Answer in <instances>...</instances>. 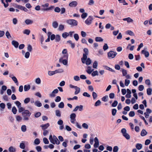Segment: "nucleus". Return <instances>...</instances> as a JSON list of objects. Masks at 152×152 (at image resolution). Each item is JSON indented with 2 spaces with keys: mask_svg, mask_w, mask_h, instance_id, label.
Returning <instances> with one entry per match:
<instances>
[{
  "mask_svg": "<svg viewBox=\"0 0 152 152\" xmlns=\"http://www.w3.org/2000/svg\"><path fill=\"white\" fill-rule=\"evenodd\" d=\"M49 139L50 142L54 144H56L57 145H59L60 143L59 141L55 135H53L52 137L51 135H50Z\"/></svg>",
  "mask_w": 152,
  "mask_h": 152,
  "instance_id": "f257e3e1",
  "label": "nucleus"
},
{
  "mask_svg": "<svg viewBox=\"0 0 152 152\" xmlns=\"http://www.w3.org/2000/svg\"><path fill=\"white\" fill-rule=\"evenodd\" d=\"M31 113L28 110H25L22 113V115L23 118L24 120L27 121L31 115Z\"/></svg>",
  "mask_w": 152,
  "mask_h": 152,
  "instance_id": "f03ea898",
  "label": "nucleus"
},
{
  "mask_svg": "<svg viewBox=\"0 0 152 152\" xmlns=\"http://www.w3.org/2000/svg\"><path fill=\"white\" fill-rule=\"evenodd\" d=\"M49 5V4L48 3H46L42 5V8H41V10L43 11H47L51 10L54 7L53 6H51L50 7H48Z\"/></svg>",
  "mask_w": 152,
  "mask_h": 152,
  "instance_id": "7ed1b4c3",
  "label": "nucleus"
},
{
  "mask_svg": "<svg viewBox=\"0 0 152 152\" xmlns=\"http://www.w3.org/2000/svg\"><path fill=\"white\" fill-rule=\"evenodd\" d=\"M83 51L85 53L83 54V57L81 58V60L82 63L84 64L87 58V55L88 54V49L86 48L84 49Z\"/></svg>",
  "mask_w": 152,
  "mask_h": 152,
  "instance_id": "20e7f679",
  "label": "nucleus"
},
{
  "mask_svg": "<svg viewBox=\"0 0 152 152\" xmlns=\"http://www.w3.org/2000/svg\"><path fill=\"white\" fill-rule=\"evenodd\" d=\"M121 132L123 135L127 140H129L130 138V136L129 134L126 132V130L125 128H123L121 130Z\"/></svg>",
  "mask_w": 152,
  "mask_h": 152,
  "instance_id": "39448f33",
  "label": "nucleus"
},
{
  "mask_svg": "<svg viewBox=\"0 0 152 152\" xmlns=\"http://www.w3.org/2000/svg\"><path fill=\"white\" fill-rule=\"evenodd\" d=\"M68 57L65 58L64 57L61 56L59 59V62L62 63L64 65H67L68 63Z\"/></svg>",
  "mask_w": 152,
  "mask_h": 152,
  "instance_id": "423d86ee",
  "label": "nucleus"
},
{
  "mask_svg": "<svg viewBox=\"0 0 152 152\" xmlns=\"http://www.w3.org/2000/svg\"><path fill=\"white\" fill-rule=\"evenodd\" d=\"M117 53L114 51H110L107 53V57L109 59L114 58L116 56Z\"/></svg>",
  "mask_w": 152,
  "mask_h": 152,
  "instance_id": "0eeeda50",
  "label": "nucleus"
},
{
  "mask_svg": "<svg viewBox=\"0 0 152 152\" xmlns=\"http://www.w3.org/2000/svg\"><path fill=\"white\" fill-rule=\"evenodd\" d=\"M66 23L68 24L73 26H76L77 25L78 23L77 21L74 19L68 20L66 21Z\"/></svg>",
  "mask_w": 152,
  "mask_h": 152,
  "instance_id": "6e6552de",
  "label": "nucleus"
},
{
  "mask_svg": "<svg viewBox=\"0 0 152 152\" xmlns=\"http://www.w3.org/2000/svg\"><path fill=\"white\" fill-rule=\"evenodd\" d=\"M76 115L75 113H72L70 115L71 122L73 124H75V121H76Z\"/></svg>",
  "mask_w": 152,
  "mask_h": 152,
  "instance_id": "1a4fd4ad",
  "label": "nucleus"
},
{
  "mask_svg": "<svg viewBox=\"0 0 152 152\" xmlns=\"http://www.w3.org/2000/svg\"><path fill=\"white\" fill-rule=\"evenodd\" d=\"M93 20V17L91 16H90L85 21V23L87 25H89L91 24Z\"/></svg>",
  "mask_w": 152,
  "mask_h": 152,
  "instance_id": "9d476101",
  "label": "nucleus"
},
{
  "mask_svg": "<svg viewBox=\"0 0 152 152\" xmlns=\"http://www.w3.org/2000/svg\"><path fill=\"white\" fill-rule=\"evenodd\" d=\"M28 142L25 141H22L20 145V148L22 149H24L25 148V144L28 145Z\"/></svg>",
  "mask_w": 152,
  "mask_h": 152,
  "instance_id": "9b49d317",
  "label": "nucleus"
},
{
  "mask_svg": "<svg viewBox=\"0 0 152 152\" xmlns=\"http://www.w3.org/2000/svg\"><path fill=\"white\" fill-rule=\"evenodd\" d=\"M80 111H82L83 110V106L82 105L79 106H76L75 109L73 110V111L75 112L77 111L78 110Z\"/></svg>",
  "mask_w": 152,
  "mask_h": 152,
  "instance_id": "f8f14e48",
  "label": "nucleus"
},
{
  "mask_svg": "<svg viewBox=\"0 0 152 152\" xmlns=\"http://www.w3.org/2000/svg\"><path fill=\"white\" fill-rule=\"evenodd\" d=\"M63 122L61 120H59L57 122V124L58 125H60L59 126V129L60 130H63L64 128V126L63 125Z\"/></svg>",
  "mask_w": 152,
  "mask_h": 152,
  "instance_id": "ddd939ff",
  "label": "nucleus"
},
{
  "mask_svg": "<svg viewBox=\"0 0 152 152\" xmlns=\"http://www.w3.org/2000/svg\"><path fill=\"white\" fill-rule=\"evenodd\" d=\"M58 89H54L52 92L49 94V96L51 97H53L55 96L56 94L58 93Z\"/></svg>",
  "mask_w": 152,
  "mask_h": 152,
  "instance_id": "4468645a",
  "label": "nucleus"
},
{
  "mask_svg": "<svg viewBox=\"0 0 152 152\" xmlns=\"http://www.w3.org/2000/svg\"><path fill=\"white\" fill-rule=\"evenodd\" d=\"M62 54L61 56L64 57L65 58H66L68 57V54L67 53V50L66 49H64L62 51Z\"/></svg>",
  "mask_w": 152,
  "mask_h": 152,
  "instance_id": "2eb2a0df",
  "label": "nucleus"
},
{
  "mask_svg": "<svg viewBox=\"0 0 152 152\" xmlns=\"http://www.w3.org/2000/svg\"><path fill=\"white\" fill-rule=\"evenodd\" d=\"M95 143L94 145V147L95 148H97L99 145V140L97 137H95L94 139Z\"/></svg>",
  "mask_w": 152,
  "mask_h": 152,
  "instance_id": "dca6fc26",
  "label": "nucleus"
},
{
  "mask_svg": "<svg viewBox=\"0 0 152 152\" xmlns=\"http://www.w3.org/2000/svg\"><path fill=\"white\" fill-rule=\"evenodd\" d=\"M50 126V124L49 123H47L46 124H43L40 125V126L42 127L43 130H45Z\"/></svg>",
  "mask_w": 152,
  "mask_h": 152,
  "instance_id": "f3484780",
  "label": "nucleus"
},
{
  "mask_svg": "<svg viewBox=\"0 0 152 152\" xmlns=\"http://www.w3.org/2000/svg\"><path fill=\"white\" fill-rule=\"evenodd\" d=\"M8 151L9 152H16V148L13 146H11L8 148Z\"/></svg>",
  "mask_w": 152,
  "mask_h": 152,
  "instance_id": "a211bd4d",
  "label": "nucleus"
},
{
  "mask_svg": "<svg viewBox=\"0 0 152 152\" xmlns=\"http://www.w3.org/2000/svg\"><path fill=\"white\" fill-rule=\"evenodd\" d=\"M77 4V2L75 1H72L69 4V5L71 7H75Z\"/></svg>",
  "mask_w": 152,
  "mask_h": 152,
  "instance_id": "6ab92c4d",
  "label": "nucleus"
},
{
  "mask_svg": "<svg viewBox=\"0 0 152 152\" xmlns=\"http://www.w3.org/2000/svg\"><path fill=\"white\" fill-rule=\"evenodd\" d=\"M141 53L142 54H143L145 55V57L146 58L148 57L149 55L148 52L144 50H142Z\"/></svg>",
  "mask_w": 152,
  "mask_h": 152,
  "instance_id": "aec40b11",
  "label": "nucleus"
},
{
  "mask_svg": "<svg viewBox=\"0 0 152 152\" xmlns=\"http://www.w3.org/2000/svg\"><path fill=\"white\" fill-rule=\"evenodd\" d=\"M93 70L94 69H92L91 67L90 66H88L87 68L86 72L88 74H90Z\"/></svg>",
  "mask_w": 152,
  "mask_h": 152,
  "instance_id": "412c9836",
  "label": "nucleus"
},
{
  "mask_svg": "<svg viewBox=\"0 0 152 152\" xmlns=\"http://www.w3.org/2000/svg\"><path fill=\"white\" fill-rule=\"evenodd\" d=\"M12 44L15 48H17L19 45L18 42L15 40H13L12 41Z\"/></svg>",
  "mask_w": 152,
  "mask_h": 152,
  "instance_id": "4be33fe9",
  "label": "nucleus"
},
{
  "mask_svg": "<svg viewBox=\"0 0 152 152\" xmlns=\"http://www.w3.org/2000/svg\"><path fill=\"white\" fill-rule=\"evenodd\" d=\"M123 20L124 21H127L128 23L133 22V20L130 17L123 18Z\"/></svg>",
  "mask_w": 152,
  "mask_h": 152,
  "instance_id": "5701e85b",
  "label": "nucleus"
},
{
  "mask_svg": "<svg viewBox=\"0 0 152 152\" xmlns=\"http://www.w3.org/2000/svg\"><path fill=\"white\" fill-rule=\"evenodd\" d=\"M31 87V86L29 85H25L24 86V91H26L29 90Z\"/></svg>",
  "mask_w": 152,
  "mask_h": 152,
  "instance_id": "b1692460",
  "label": "nucleus"
},
{
  "mask_svg": "<svg viewBox=\"0 0 152 152\" xmlns=\"http://www.w3.org/2000/svg\"><path fill=\"white\" fill-rule=\"evenodd\" d=\"M33 20L27 19L25 21V23L27 25L31 24L33 23Z\"/></svg>",
  "mask_w": 152,
  "mask_h": 152,
  "instance_id": "393cba45",
  "label": "nucleus"
},
{
  "mask_svg": "<svg viewBox=\"0 0 152 152\" xmlns=\"http://www.w3.org/2000/svg\"><path fill=\"white\" fill-rule=\"evenodd\" d=\"M147 132L145 129H142L140 135L142 136H144L146 135Z\"/></svg>",
  "mask_w": 152,
  "mask_h": 152,
  "instance_id": "a878e982",
  "label": "nucleus"
},
{
  "mask_svg": "<svg viewBox=\"0 0 152 152\" xmlns=\"http://www.w3.org/2000/svg\"><path fill=\"white\" fill-rule=\"evenodd\" d=\"M136 147L137 149L140 150L142 148V145L141 144L137 143L136 145Z\"/></svg>",
  "mask_w": 152,
  "mask_h": 152,
  "instance_id": "bb28decb",
  "label": "nucleus"
},
{
  "mask_svg": "<svg viewBox=\"0 0 152 152\" xmlns=\"http://www.w3.org/2000/svg\"><path fill=\"white\" fill-rule=\"evenodd\" d=\"M75 95H77L80 92V88L77 86L76 87H75Z\"/></svg>",
  "mask_w": 152,
  "mask_h": 152,
  "instance_id": "cd10ccee",
  "label": "nucleus"
},
{
  "mask_svg": "<svg viewBox=\"0 0 152 152\" xmlns=\"http://www.w3.org/2000/svg\"><path fill=\"white\" fill-rule=\"evenodd\" d=\"M35 105L37 107H40L42 106V103L39 101H37L34 102Z\"/></svg>",
  "mask_w": 152,
  "mask_h": 152,
  "instance_id": "c85d7f7f",
  "label": "nucleus"
},
{
  "mask_svg": "<svg viewBox=\"0 0 152 152\" xmlns=\"http://www.w3.org/2000/svg\"><path fill=\"white\" fill-rule=\"evenodd\" d=\"M131 45L130 44H129L127 46V49H129V50L131 51H132L133 50L134 48V45H132L131 46Z\"/></svg>",
  "mask_w": 152,
  "mask_h": 152,
  "instance_id": "c756f323",
  "label": "nucleus"
},
{
  "mask_svg": "<svg viewBox=\"0 0 152 152\" xmlns=\"http://www.w3.org/2000/svg\"><path fill=\"white\" fill-rule=\"evenodd\" d=\"M58 26V23L57 22L55 21L52 23V26L54 28H56Z\"/></svg>",
  "mask_w": 152,
  "mask_h": 152,
  "instance_id": "7c9ffc66",
  "label": "nucleus"
},
{
  "mask_svg": "<svg viewBox=\"0 0 152 152\" xmlns=\"http://www.w3.org/2000/svg\"><path fill=\"white\" fill-rule=\"evenodd\" d=\"M12 79L13 81L16 84V85L17 86L18 85V80L16 78V77L15 76L14 77H13L12 78Z\"/></svg>",
  "mask_w": 152,
  "mask_h": 152,
  "instance_id": "2f4dec72",
  "label": "nucleus"
},
{
  "mask_svg": "<svg viewBox=\"0 0 152 152\" xmlns=\"http://www.w3.org/2000/svg\"><path fill=\"white\" fill-rule=\"evenodd\" d=\"M152 89L150 88H148L147 89V93L148 95H150L151 94Z\"/></svg>",
  "mask_w": 152,
  "mask_h": 152,
  "instance_id": "473e14b6",
  "label": "nucleus"
},
{
  "mask_svg": "<svg viewBox=\"0 0 152 152\" xmlns=\"http://www.w3.org/2000/svg\"><path fill=\"white\" fill-rule=\"evenodd\" d=\"M56 115V116L58 117L61 116V113L60 111L59 110H56L55 111Z\"/></svg>",
  "mask_w": 152,
  "mask_h": 152,
  "instance_id": "72a5a7b5",
  "label": "nucleus"
},
{
  "mask_svg": "<svg viewBox=\"0 0 152 152\" xmlns=\"http://www.w3.org/2000/svg\"><path fill=\"white\" fill-rule=\"evenodd\" d=\"M95 41L96 42H102L103 41V39L101 37H96L95 39Z\"/></svg>",
  "mask_w": 152,
  "mask_h": 152,
  "instance_id": "f704fd0d",
  "label": "nucleus"
},
{
  "mask_svg": "<svg viewBox=\"0 0 152 152\" xmlns=\"http://www.w3.org/2000/svg\"><path fill=\"white\" fill-rule=\"evenodd\" d=\"M35 83L37 84H39L41 83V80L39 77H37L35 79Z\"/></svg>",
  "mask_w": 152,
  "mask_h": 152,
  "instance_id": "c9c22d12",
  "label": "nucleus"
},
{
  "mask_svg": "<svg viewBox=\"0 0 152 152\" xmlns=\"http://www.w3.org/2000/svg\"><path fill=\"white\" fill-rule=\"evenodd\" d=\"M68 142V140H66L65 141L62 143V145L65 148H66L67 146V143Z\"/></svg>",
  "mask_w": 152,
  "mask_h": 152,
  "instance_id": "e433bc0d",
  "label": "nucleus"
},
{
  "mask_svg": "<svg viewBox=\"0 0 152 152\" xmlns=\"http://www.w3.org/2000/svg\"><path fill=\"white\" fill-rule=\"evenodd\" d=\"M69 36V34L66 32H65L62 34V37L64 38H66Z\"/></svg>",
  "mask_w": 152,
  "mask_h": 152,
  "instance_id": "4c0bfd02",
  "label": "nucleus"
},
{
  "mask_svg": "<svg viewBox=\"0 0 152 152\" xmlns=\"http://www.w3.org/2000/svg\"><path fill=\"white\" fill-rule=\"evenodd\" d=\"M16 120L18 122H20V121H21L22 119V118L19 115L16 116Z\"/></svg>",
  "mask_w": 152,
  "mask_h": 152,
  "instance_id": "58836bf2",
  "label": "nucleus"
},
{
  "mask_svg": "<svg viewBox=\"0 0 152 152\" xmlns=\"http://www.w3.org/2000/svg\"><path fill=\"white\" fill-rule=\"evenodd\" d=\"M67 42L69 44L71 45V46L72 48H74L75 47V44L74 43H72V42L71 40H69L67 41Z\"/></svg>",
  "mask_w": 152,
  "mask_h": 152,
  "instance_id": "ea45409f",
  "label": "nucleus"
},
{
  "mask_svg": "<svg viewBox=\"0 0 152 152\" xmlns=\"http://www.w3.org/2000/svg\"><path fill=\"white\" fill-rule=\"evenodd\" d=\"M34 142L35 144L37 145L40 143V141L38 138H36L34 140Z\"/></svg>",
  "mask_w": 152,
  "mask_h": 152,
  "instance_id": "a19ab883",
  "label": "nucleus"
},
{
  "mask_svg": "<svg viewBox=\"0 0 152 152\" xmlns=\"http://www.w3.org/2000/svg\"><path fill=\"white\" fill-rule=\"evenodd\" d=\"M61 38L60 35H56L55 37V40L56 42H58L60 40Z\"/></svg>",
  "mask_w": 152,
  "mask_h": 152,
  "instance_id": "79ce46f5",
  "label": "nucleus"
},
{
  "mask_svg": "<svg viewBox=\"0 0 152 152\" xmlns=\"http://www.w3.org/2000/svg\"><path fill=\"white\" fill-rule=\"evenodd\" d=\"M98 65V63L96 61H95L93 64V67L94 68L96 69Z\"/></svg>",
  "mask_w": 152,
  "mask_h": 152,
  "instance_id": "37998d69",
  "label": "nucleus"
},
{
  "mask_svg": "<svg viewBox=\"0 0 152 152\" xmlns=\"http://www.w3.org/2000/svg\"><path fill=\"white\" fill-rule=\"evenodd\" d=\"M86 61H85V63H86V65H89L91 63V61L90 58H88L87 59H86Z\"/></svg>",
  "mask_w": 152,
  "mask_h": 152,
  "instance_id": "c03bdc74",
  "label": "nucleus"
},
{
  "mask_svg": "<svg viewBox=\"0 0 152 152\" xmlns=\"http://www.w3.org/2000/svg\"><path fill=\"white\" fill-rule=\"evenodd\" d=\"M21 129L22 132H25L26 130V126L25 125H23L21 127Z\"/></svg>",
  "mask_w": 152,
  "mask_h": 152,
  "instance_id": "a18cd8bd",
  "label": "nucleus"
},
{
  "mask_svg": "<svg viewBox=\"0 0 152 152\" xmlns=\"http://www.w3.org/2000/svg\"><path fill=\"white\" fill-rule=\"evenodd\" d=\"M122 72L123 76H124L127 75V71L126 70L122 69Z\"/></svg>",
  "mask_w": 152,
  "mask_h": 152,
  "instance_id": "49530a36",
  "label": "nucleus"
},
{
  "mask_svg": "<svg viewBox=\"0 0 152 152\" xmlns=\"http://www.w3.org/2000/svg\"><path fill=\"white\" fill-rule=\"evenodd\" d=\"M130 83V81L127 79L125 80V85L126 86H128Z\"/></svg>",
  "mask_w": 152,
  "mask_h": 152,
  "instance_id": "de8ad7c7",
  "label": "nucleus"
},
{
  "mask_svg": "<svg viewBox=\"0 0 152 152\" xmlns=\"http://www.w3.org/2000/svg\"><path fill=\"white\" fill-rule=\"evenodd\" d=\"M12 112L14 114H15L17 112V110L15 107H13L12 109Z\"/></svg>",
  "mask_w": 152,
  "mask_h": 152,
  "instance_id": "09e8293b",
  "label": "nucleus"
},
{
  "mask_svg": "<svg viewBox=\"0 0 152 152\" xmlns=\"http://www.w3.org/2000/svg\"><path fill=\"white\" fill-rule=\"evenodd\" d=\"M101 104V102L100 100H97L95 103L94 106L97 107L99 106Z\"/></svg>",
  "mask_w": 152,
  "mask_h": 152,
  "instance_id": "8fccbe9b",
  "label": "nucleus"
},
{
  "mask_svg": "<svg viewBox=\"0 0 152 152\" xmlns=\"http://www.w3.org/2000/svg\"><path fill=\"white\" fill-rule=\"evenodd\" d=\"M30 32V30L28 29H25L23 31V34H26L28 35L29 34Z\"/></svg>",
  "mask_w": 152,
  "mask_h": 152,
  "instance_id": "3c124183",
  "label": "nucleus"
},
{
  "mask_svg": "<svg viewBox=\"0 0 152 152\" xmlns=\"http://www.w3.org/2000/svg\"><path fill=\"white\" fill-rule=\"evenodd\" d=\"M74 37L75 39L77 41L79 39V37L78 35L77 34H75L74 35Z\"/></svg>",
  "mask_w": 152,
  "mask_h": 152,
  "instance_id": "603ef678",
  "label": "nucleus"
},
{
  "mask_svg": "<svg viewBox=\"0 0 152 152\" xmlns=\"http://www.w3.org/2000/svg\"><path fill=\"white\" fill-rule=\"evenodd\" d=\"M58 107L59 108H63L64 107V104L63 102H61L58 105Z\"/></svg>",
  "mask_w": 152,
  "mask_h": 152,
  "instance_id": "864d4df0",
  "label": "nucleus"
},
{
  "mask_svg": "<svg viewBox=\"0 0 152 152\" xmlns=\"http://www.w3.org/2000/svg\"><path fill=\"white\" fill-rule=\"evenodd\" d=\"M98 75V72L96 70L95 71H94L92 73H91V75L93 77H94L96 75Z\"/></svg>",
  "mask_w": 152,
  "mask_h": 152,
  "instance_id": "5fc2aeb1",
  "label": "nucleus"
},
{
  "mask_svg": "<svg viewBox=\"0 0 152 152\" xmlns=\"http://www.w3.org/2000/svg\"><path fill=\"white\" fill-rule=\"evenodd\" d=\"M35 148L37 152H39L42 151V148L39 146H38L35 147Z\"/></svg>",
  "mask_w": 152,
  "mask_h": 152,
  "instance_id": "6e6d98bb",
  "label": "nucleus"
},
{
  "mask_svg": "<svg viewBox=\"0 0 152 152\" xmlns=\"http://www.w3.org/2000/svg\"><path fill=\"white\" fill-rule=\"evenodd\" d=\"M18 112L19 113H21L22 112H23L25 110L24 109L23 107H21V106L19 107H18Z\"/></svg>",
  "mask_w": 152,
  "mask_h": 152,
  "instance_id": "4d7b16f0",
  "label": "nucleus"
},
{
  "mask_svg": "<svg viewBox=\"0 0 152 152\" xmlns=\"http://www.w3.org/2000/svg\"><path fill=\"white\" fill-rule=\"evenodd\" d=\"M64 29V26L63 25H60L59 26L58 29L59 31H63Z\"/></svg>",
  "mask_w": 152,
  "mask_h": 152,
  "instance_id": "13d9d810",
  "label": "nucleus"
},
{
  "mask_svg": "<svg viewBox=\"0 0 152 152\" xmlns=\"http://www.w3.org/2000/svg\"><path fill=\"white\" fill-rule=\"evenodd\" d=\"M82 127L84 129H87L88 128V125L86 123H83L82 125Z\"/></svg>",
  "mask_w": 152,
  "mask_h": 152,
  "instance_id": "bf43d9fd",
  "label": "nucleus"
},
{
  "mask_svg": "<svg viewBox=\"0 0 152 152\" xmlns=\"http://www.w3.org/2000/svg\"><path fill=\"white\" fill-rule=\"evenodd\" d=\"M43 141L45 144H48L49 143V141L48 139L45 137L43 138Z\"/></svg>",
  "mask_w": 152,
  "mask_h": 152,
  "instance_id": "052dcab7",
  "label": "nucleus"
},
{
  "mask_svg": "<svg viewBox=\"0 0 152 152\" xmlns=\"http://www.w3.org/2000/svg\"><path fill=\"white\" fill-rule=\"evenodd\" d=\"M108 98V96H105L102 98V100L104 102H107V101Z\"/></svg>",
  "mask_w": 152,
  "mask_h": 152,
  "instance_id": "680f3d73",
  "label": "nucleus"
},
{
  "mask_svg": "<svg viewBox=\"0 0 152 152\" xmlns=\"http://www.w3.org/2000/svg\"><path fill=\"white\" fill-rule=\"evenodd\" d=\"M27 49L28 50L29 52H31L32 50V47L30 45H28Z\"/></svg>",
  "mask_w": 152,
  "mask_h": 152,
  "instance_id": "e2e57ef3",
  "label": "nucleus"
},
{
  "mask_svg": "<svg viewBox=\"0 0 152 152\" xmlns=\"http://www.w3.org/2000/svg\"><path fill=\"white\" fill-rule=\"evenodd\" d=\"M117 110L115 109H113L112 110V114L114 116L116 113Z\"/></svg>",
  "mask_w": 152,
  "mask_h": 152,
  "instance_id": "0e129e2a",
  "label": "nucleus"
},
{
  "mask_svg": "<svg viewBox=\"0 0 152 152\" xmlns=\"http://www.w3.org/2000/svg\"><path fill=\"white\" fill-rule=\"evenodd\" d=\"M30 99L29 98H27L25 99L24 100V102L25 104H27L30 102Z\"/></svg>",
  "mask_w": 152,
  "mask_h": 152,
  "instance_id": "69168bd1",
  "label": "nucleus"
},
{
  "mask_svg": "<svg viewBox=\"0 0 152 152\" xmlns=\"http://www.w3.org/2000/svg\"><path fill=\"white\" fill-rule=\"evenodd\" d=\"M30 55V53L29 52H27L25 54V57L26 58H29Z\"/></svg>",
  "mask_w": 152,
  "mask_h": 152,
  "instance_id": "338daca9",
  "label": "nucleus"
},
{
  "mask_svg": "<svg viewBox=\"0 0 152 152\" xmlns=\"http://www.w3.org/2000/svg\"><path fill=\"white\" fill-rule=\"evenodd\" d=\"M118 150V148L117 146H115L113 148V152H117Z\"/></svg>",
  "mask_w": 152,
  "mask_h": 152,
  "instance_id": "774afa93",
  "label": "nucleus"
}]
</instances>
